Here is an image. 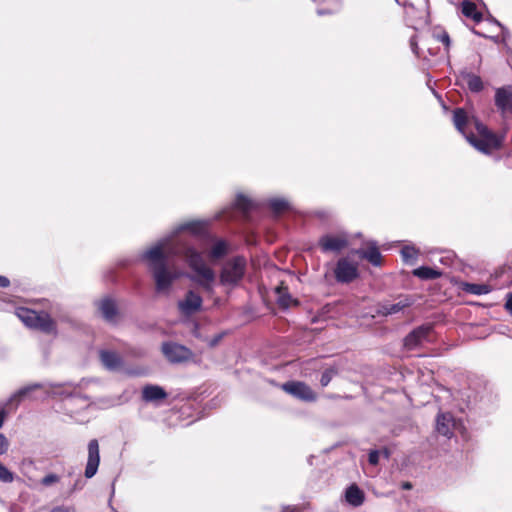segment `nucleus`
<instances>
[{
  "instance_id": "nucleus-3",
  "label": "nucleus",
  "mask_w": 512,
  "mask_h": 512,
  "mask_svg": "<svg viewBox=\"0 0 512 512\" xmlns=\"http://www.w3.org/2000/svg\"><path fill=\"white\" fill-rule=\"evenodd\" d=\"M49 387L54 389L53 393L55 395L62 396L61 409L71 418H74L80 411L92 406V401H90L88 396L82 395L78 392H64V390H62L64 387L63 384H49Z\"/></svg>"
},
{
  "instance_id": "nucleus-41",
  "label": "nucleus",
  "mask_w": 512,
  "mask_h": 512,
  "mask_svg": "<svg viewBox=\"0 0 512 512\" xmlns=\"http://www.w3.org/2000/svg\"><path fill=\"white\" fill-rule=\"evenodd\" d=\"M410 45H411V48H412V51L418 55V51H417V43L415 41V38L412 37L411 40H410Z\"/></svg>"
},
{
  "instance_id": "nucleus-36",
  "label": "nucleus",
  "mask_w": 512,
  "mask_h": 512,
  "mask_svg": "<svg viewBox=\"0 0 512 512\" xmlns=\"http://www.w3.org/2000/svg\"><path fill=\"white\" fill-rule=\"evenodd\" d=\"M437 39L444 43L446 47H449L450 45V38L447 32H442L439 35H437Z\"/></svg>"
},
{
  "instance_id": "nucleus-24",
  "label": "nucleus",
  "mask_w": 512,
  "mask_h": 512,
  "mask_svg": "<svg viewBox=\"0 0 512 512\" xmlns=\"http://www.w3.org/2000/svg\"><path fill=\"white\" fill-rule=\"evenodd\" d=\"M45 387L46 386L44 384H41V383H34V384H31V385L22 387L19 390H17L10 397L9 401L10 402H16L18 404L23 398L27 397L30 392H32V391H34L36 389L45 388Z\"/></svg>"
},
{
  "instance_id": "nucleus-29",
  "label": "nucleus",
  "mask_w": 512,
  "mask_h": 512,
  "mask_svg": "<svg viewBox=\"0 0 512 512\" xmlns=\"http://www.w3.org/2000/svg\"><path fill=\"white\" fill-rule=\"evenodd\" d=\"M466 291L475 295H484L488 294L491 288L486 284H467Z\"/></svg>"
},
{
  "instance_id": "nucleus-14",
  "label": "nucleus",
  "mask_w": 512,
  "mask_h": 512,
  "mask_svg": "<svg viewBox=\"0 0 512 512\" xmlns=\"http://www.w3.org/2000/svg\"><path fill=\"white\" fill-rule=\"evenodd\" d=\"M495 105L502 115L512 114V86H504L496 89Z\"/></svg>"
},
{
  "instance_id": "nucleus-15",
  "label": "nucleus",
  "mask_w": 512,
  "mask_h": 512,
  "mask_svg": "<svg viewBox=\"0 0 512 512\" xmlns=\"http://www.w3.org/2000/svg\"><path fill=\"white\" fill-rule=\"evenodd\" d=\"M97 309L105 321L116 323L119 312L114 299L110 297L102 298L97 302Z\"/></svg>"
},
{
  "instance_id": "nucleus-38",
  "label": "nucleus",
  "mask_w": 512,
  "mask_h": 512,
  "mask_svg": "<svg viewBox=\"0 0 512 512\" xmlns=\"http://www.w3.org/2000/svg\"><path fill=\"white\" fill-rule=\"evenodd\" d=\"M222 337H223V334H218L215 337H213L212 339H210L208 342L209 346L215 347L221 341Z\"/></svg>"
},
{
  "instance_id": "nucleus-11",
  "label": "nucleus",
  "mask_w": 512,
  "mask_h": 512,
  "mask_svg": "<svg viewBox=\"0 0 512 512\" xmlns=\"http://www.w3.org/2000/svg\"><path fill=\"white\" fill-rule=\"evenodd\" d=\"M432 331V325L424 324L414 330H412L404 339V346L408 350H413L420 346L424 341L427 340L430 332Z\"/></svg>"
},
{
  "instance_id": "nucleus-23",
  "label": "nucleus",
  "mask_w": 512,
  "mask_h": 512,
  "mask_svg": "<svg viewBox=\"0 0 512 512\" xmlns=\"http://www.w3.org/2000/svg\"><path fill=\"white\" fill-rule=\"evenodd\" d=\"M461 12L465 17L470 18L475 22H480L482 20V14L478 10L477 5L469 0H463L461 2Z\"/></svg>"
},
{
  "instance_id": "nucleus-35",
  "label": "nucleus",
  "mask_w": 512,
  "mask_h": 512,
  "mask_svg": "<svg viewBox=\"0 0 512 512\" xmlns=\"http://www.w3.org/2000/svg\"><path fill=\"white\" fill-rule=\"evenodd\" d=\"M282 290L283 288L282 287H277L276 288V292L280 295L279 296V303L283 306H287L288 305V300H289V296H284L282 295Z\"/></svg>"
},
{
  "instance_id": "nucleus-42",
  "label": "nucleus",
  "mask_w": 512,
  "mask_h": 512,
  "mask_svg": "<svg viewBox=\"0 0 512 512\" xmlns=\"http://www.w3.org/2000/svg\"><path fill=\"white\" fill-rule=\"evenodd\" d=\"M401 487L404 490H410V489H412V484L410 482H403Z\"/></svg>"
},
{
  "instance_id": "nucleus-39",
  "label": "nucleus",
  "mask_w": 512,
  "mask_h": 512,
  "mask_svg": "<svg viewBox=\"0 0 512 512\" xmlns=\"http://www.w3.org/2000/svg\"><path fill=\"white\" fill-rule=\"evenodd\" d=\"M505 308L512 315V293L508 294V298H507V301L505 303Z\"/></svg>"
},
{
  "instance_id": "nucleus-40",
  "label": "nucleus",
  "mask_w": 512,
  "mask_h": 512,
  "mask_svg": "<svg viewBox=\"0 0 512 512\" xmlns=\"http://www.w3.org/2000/svg\"><path fill=\"white\" fill-rule=\"evenodd\" d=\"M9 285H10V280L5 276L0 275V287L7 288V287H9Z\"/></svg>"
},
{
  "instance_id": "nucleus-43",
  "label": "nucleus",
  "mask_w": 512,
  "mask_h": 512,
  "mask_svg": "<svg viewBox=\"0 0 512 512\" xmlns=\"http://www.w3.org/2000/svg\"><path fill=\"white\" fill-rule=\"evenodd\" d=\"M408 9H412L413 10L414 9V5L413 4H409L408 5Z\"/></svg>"
},
{
  "instance_id": "nucleus-27",
  "label": "nucleus",
  "mask_w": 512,
  "mask_h": 512,
  "mask_svg": "<svg viewBox=\"0 0 512 512\" xmlns=\"http://www.w3.org/2000/svg\"><path fill=\"white\" fill-rule=\"evenodd\" d=\"M235 208L243 213H248L254 207V202L243 194H238L234 202Z\"/></svg>"
},
{
  "instance_id": "nucleus-20",
  "label": "nucleus",
  "mask_w": 512,
  "mask_h": 512,
  "mask_svg": "<svg viewBox=\"0 0 512 512\" xmlns=\"http://www.w3.org/2000/svg\"><path fill=\"white\" fill-rule=\"evenodd\" d=\"M412 299L408 296L401 297L396 303H384L379 306L377 312L382 316L397 314L412 305Z\"/></svg>"
},
{
  "instance_id": "nucleus-1",
  "label": "nucleus",
  "mask_w": 512,
  "mask_h": 512,
  "mask_svg": "<svg viewBox=\"0 0 512 512\" xmlns=\"http://www.w3.org/2000/svg\"><path fill=\"white\" fill-rule=\"evenodd\" d=\"M204 229L205 224L201 221L183 223L140 255V259L147 263L152 274L156 292L168 293L173 282L181 276L179 271L168 264L169 258L173 257H183L186 260L192 270V274L188 275L192 282L207 292L213 291L214 271L205 263L202 254L193 247L191 240L181 235L184 231L200 235Z\"/></svg>"
},
{
  "instance_id": "nucleus-46",
  "label": "nucleus",
  "mask_w": 512,
  "mask_h": 512,
  "mask_svg": "<svg viewBox=\"0 0 512 512\" xmlns=\"http://www.w3.org/2000/svg\"><path fill=\"white\" fill-rule=\"evenodd\" d=\"M404 6H407V7H408L407 3H404ZM406 13H407V14L409 13L408 9L406 10Z\"/></svg>"
},
{
  "instance_id": "nucleus-9",
  "label": "nucleus",
  "mask_w": 512,
  "mask_h": 512,
  "mask_svg": "<svg viewBox=\"0 0 512 512\" xmlns=\"http://www.w3.org/2000/svg\"><path fill=\"white\" fill-rule=\"evenodd\" d=\"M162 352L171 363H181L191 357V351L188 348L174 342L163 343Z\"/></svg>"
},
{
  "instance_id": "nucleus-10",
  "label": "nucleus",
  "mask_w": 512,
  "mask_h": 512,
  "mask_svg": "<svg viewBox=\"0 0 512 512\" xmlns=\"http://www.w3.org/2000/svg\"><path fill=\"white\" fill-rule=\"evenodd\" d=\"M202 304V297L193 290H189L177 306L182 315L191 316L201 310Z\"/></svg>"
},
{
  "instance_id": "nucleus-28",
  "label": "nucleus",
  "mask_w": 512,
  "mask_h": 512,
  "mask_svg": "<svg viewBox=\"0 0 512 512\" xmlns=\"http://www.w3.org/2000/svg\"><path fill=\"white\" fill-rule=\"evenodd\" d=\"M268 205L272 211L279 214L289 209V202L285 198L275 197L268 200Z\"/></svg>"
},
{
  "instance_id": "nucleus-31",
  "label": "nucleus",
  "mask_w": 512,
  "mask_h": 512,
  "mask_svg": "<svg viewBox=\"0 0 512 512\" xmlns=\"http://www.w3.org/2000/svg\"><path fill=\"white\" fill-rule=\"evenodd\" d=\"M338 374V369L334 366L327 368L321 375L320 383L321 386L326 387L333 377Z\"/></svg>"
},
{
  "instance_id": "nucleus-21",
  "label": "nucleus",
  "mask_w": 512,
  "mask_h": 512,
  "mask_svg": "<svg viewBox=\"0 0 512 512\" xmlns=\"http://www.w3.org/2000/svg\"><path fill=\"white\" fill-rule=\"evenodd\" d=\"M355 254H357L362 259H366L373 266L381 265V253L375 242H372L368 249H357Z\"/></svg>"
},
{
  "instance_id": "nucleus-45",
  "label": "nucleus",
  "mask_w": 512,
  "mask_h": 512,
  "mask_svg": "<svg viewBox=\"0 0 512 512\" xmlns=\"http://www.w3.org/2000/svg\"><path fill=\"white\" fill-rule=\"evenodd\" d=\"M450 2L453 4H457V2L455 0H450Z\"/></svg>"
},
{
  "instance_id": "nucleus-7",
  "label": "nucleus",
  "mask_w": 512,
  "mask_h": 512,
  "mask_svg": "<svg viewBox=\"0 0 512 512\" xmlns=\"http://www.w3.org/2000/svg\"><path fill=\"white\" fill-rule=\"evenodd\" d=\"M334 276L338 283H351L359 276L358 265L347 257H342L336 262Z\"/></svg>"
},
{
  "instance_id": "nucleus-18",
  "label": "nucleus",
  "mask_w": 512,
  "mask_h": 512,
  "mask_svg": "<svg viewBox=\"0 0 512 512\" xmlns=\"http://www.w3.org/2000/svg\"><path fill=\"white\" fill-rule=\"evenodd\" d=\"M99 356L101 363L109 371H119L123 367V359L115 351L101 350Z\"/></svg>"
},
{
  "instance_id": "nucleus-32",
  "label": "nucleus",
  "mask_w": 512,
  "mask_h": 512,
  "mask_svg": "<svg viewBox=\"0 0 512 512\" xmlns=\"http://www.w3.org/2000/svg\"><path fill=\"white\" fill-rule=\"evenodd\" d=\"M119 404V401L113 398H101L97 402H92V406L95 405L98 408L106 409Z\"/></svg>"
},
{
  "instance_id": "nucleus-4",
  "label": "nucleus",
  "mask_w": 512,
  "mask_h": 512,
  "mask_svg": "<svg viewBox=\"0 0 512 512\" xmlns=\"http://www.w3.org/2000/svg\"><path fill=\"white\" fill-rule=\"evenodd\" d=\"M18 318L30 328L38 329L44 333L56 334V324L49 314L36 312L28 308H19L16 312Z\"/></svg>"
},
{
  "instance_id": "nucleus-26",
  "label": "nucleus",
  "mask_w": 512,
  "mask_h": 512,
  "mask_svg": "<svg viewBox=\"0 0 512 512\" xmlns=\"http://www.w3.org/2000/svg\"><path fill=\"white\" fill-rule=\"evenodd\" d=\"M463 79L472 92H480L483 89V82L479 76L472 73H464Z\"/></svg>"
},
{
  "instance_id": "nucleus-8",
  "label": "nucleus",
  "mask_w": 512,
  "mask_h": 512,
  "mask_svg": "<svg viewBox=\"0 0 512 512\" xmlns=\"http://www.w3.org/2000/svg\"><path fill=\"white\" fill-rule=\"evenodd\" d=\"M282 389L293 397L305 402L317 400V394L309 385L302 381H288L282 385Z\"/></svg>"
},
{
  "instance_id": "nucleus-25",
  "label": "nucleus",
  "mask_w": 512,
  "mask_h": 512,
  "mask_svg": "<svg viewBox=\"0 0 512 512\" xmlns=\"http://www.w3.org/2000/svg\"><path fill=\"white\" fill-rule=\"evenodd\" d=\"M413 275L423 280H430L439 278L441 272L427 266H421L413 271Z\"/></svg>"
},
{
  "instance_id": "nucleus-2",
  "label": "nucleus",
  "mask_w": 512,
  "mask_h": 512,
  "mask_svg": "<svg viewBox=\"0 0 512 512\" xmlns=\"http://www.w3.org/2000/svg\"><path fill=\"white\" fill-rule=\"evenodd\" d=\"M453 123L456 129L465 135L467 141L482 153L490 154L501 145L498 136L474 117H470L464 109L454 110Z\"/></svg>"
},
{
  "instance_id": "nucleus-19",
  "label": "nucleus",
  "mask_w": 512,
  "mask_h": 512,
  "mask_svg": "<svg viewBox=\"0 0 512 512\" xmlns=\"http://www.w3.org/2000/svg\"><path fill=\"white\" fill-rule=\"evenodd\" d=\"M208 239L211 247L207 251V256L210 260H219L228 254L229 245L227 241L211 236Z\"/></svg>"
},
{
  "instance_id": "nucleus-17",
  "label": "nucleus",
  "mask_w": 512,
  "mask_h": 512,
  "mask_svg": "<svg viewBox=\"0 0 512 512\" xmlns=\"http://www.w3.org/2000/svg\"><path fill=\"white\" fill-rule=\"evenodd\" d=\"M456 428V422L450 413H440L436 418V431L444 437L450 439Z\"/></svg>"
},
{
  "instance_id": "nucleus-33",
  "label": "nucleus",
  "mask_w": 512,
  "mask_h": 512,
  "mask_svg": "<svg viewBox=\"0 0 512 512\" xmlns=\"http://www.w3.org/2000/svg\"><path fill=\"white\" fill-rule=\"evenodd\" d=\"M59 480H60V477L58 475L50 473L42 478L41 484L43 486L48 487V486H51V485L59 482Z\"/></svg>"
},
{
  "instance_id": "nucleus-16",
  "label": "nucleus",
  "mask_w": 512,
  "mask_h": 512,
  "mask_svg": "<svg viewBox=\"0 0 512 512\" xmlns=\"http://www.w3.org/2000/svg\"><path fill=\"white\" fill-rule=\"evenodd\" d=\"M4 422V412H0V428ZM9 448V442L7 438L0 434V455L7 453ZM14 480V474L6 466L0 462V481L3 483H11Z\"/></svg>"
},
{
  "instance_id": "nucleus-30",
  "label": "nucleus",
  "mask_w": 512,
  "mask_h": 512,
  "mask_svg": "<svg viewBox=\"0 0 512 512\" xmlns=\"http://www.w3.org/2000/svg\"><path fill=\"white\" fill-rule=\"evenodd\" d=\"M417 250L412 246H404L401 249V255L405 262L412 263L417 259Z\"/></svg>"
},
{
  "instance_id": "nucleus-34",
  "label": "nucleus",
  "mask_w": 512,
  "mask_h": 512,
  "mask_svg": "<svg viewBox=\"0 0 512 512\" xmlns=\"http://www.w3.org/2000/svg\"><path fill=\"white\" fill-rule=\"evenodd\" d=\"M368 461L371 465H377L379 462V452L377 450L370 451Z\"/></svg>"
},
{
  "instance_id": "nucleus-12",
  "label": "nucleus",
  "mask_w": 512,
  "mask_h": 512,
  "mask_svg": "<svg viewBox=\"0 0 512 512\" xmlns=\"http://www.w3.org/2000/svg\"><path fill=\"white\" fill-rule=\"evenodd\" d=\"M87 450L88 457L87 464L85 467V477L92 478L97 473L100 464V452L98 441L96 439L90 440L87 446Z\"/></svg>"
},
{
  "instance_id": "nucleus-22",
  "label": "nucleus",
  "mask_w": 512,
  "mask_h": 512,
  "mask_svg": "<svg viewBox=\"0 0 512 512\" xmlns=\"http://www.w3.org/2000/svg\"><path fill=\"white\" fill-rule=\"evenodd\" d=\"M345 498L350 505L358 507L364 502V493L358 486L353 484L347 488Z\"/></svg>"
},
{
  "instance_id": "nucleus-13",
  "label": "nucleus",
  "mask_w": 512,
  "mask_h": 512,
  "mask_svg": "<svg viewBox=\"0 0 512 512\" xmlns=\"http://www.w3.org/2000/svg\"><path fill=\"white\" fill-rule=\"evenodd\" d=\"M142 400L146 403H152L159 406L168 397L164 388L156 384H147L141 391Z\"/></svg>"
},
{
  "instance_id": "nucleus-37",
  "label": "nucleus",
  "mask_w": 512,
  "mask_h": 512,
  "mask_svg": "<svg viewBox=\"0 0 512 512\" xmlns=\"http://www.w3.org/2000/svg\"><path fill=\"white\" fill-rule=\"evenodd\" d=\"M50 512H75V509L70 506H57L53 508Z\"/></svg>"
},
{
  "instance_id": "nucleus-6",
  "label": "nucleus",
  "mask_w": 512,
  "mask_h": 512,
  "mask_svg": "<svg viewBox=\"0 0 512 512\" xmlns=\"http://www.w3.org/2000/svg\"><path fill=\"white\" fill-rule=\"evenodd\" d=\"M350 241L346 232L327 233L318 240V246L323 253H340L348 247Z\"/></svg>"
},
{
  "instance_id": "nucleus-44",
  "label": "nucleus",
  "mask_w": 512,
  "mask_h": 512,
  "mask_svg": "<svg viewBox=\"0 0 512 512\" xmlns=\"http://www.w3.org/2000/svg\"><path fill=\"white\" fill-rule=\"evenodd\" d=\"M318 14L323 15V14H325V12L323 10H318Z\"/></svg>"
},
{
  "instance_id": "nucleus-5",
  "label": "nucleus",
  "mask_w": 512,
  "mask_h": 512,
  "mask_svg": "<svg viewBox=\"0 0 512 512\" xmlns=\"http://www.w3.org/2000/svg\"><path fill=\"white\" fill-rule=\"evenodd\" d=\"M246 265L243 256H236L225 262L220 272V283L223 286H237L246 273Z\"/></svg>"
}]
</instances>
